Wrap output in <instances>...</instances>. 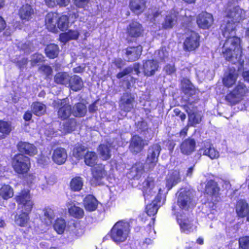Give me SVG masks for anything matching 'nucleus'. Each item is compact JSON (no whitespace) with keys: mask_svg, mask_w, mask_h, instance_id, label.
Masks as SVG:
<instances>
[{"mask_svg":"<svg viewBox=\"0 0 249 249\" xmlns=\"http://www.w3.org/2000/svg\"><path fill=\"white\" fill-rule=\"evenodd\" d=\"M230 23L226 26H221L223 35L226 38L222 48L224 57L232 63L239 62L242 57V51L240 46V39L235 36L234 26Z\"/></svg>","mask_w":249,"mask_h":249,"instance_id":"nucleus-1","label":"nucleus"},{"mask_svg":"<svg viewBox=\"0 0 249 249\" xmlns=\"http://www.w3.org/2000/svg\"><path fill=\"white\" fill-rule=\"evenodd\" d=\"M164 189L159 187L157 183L155 184V179L152 177H148L143 182L142 191L145 200L152 201L146 208L148 215H154L157 213L159 207L158 203L160 201L161 194Z\"/></svg>","mask_w":249,"mask_h":249,"instance_id":"nucleus-2","label":"nucleus"},{"mask_svg":"<svg viewBox=\"0 0 249 249\" xmlns=\"http://www.w3.org/2000/svg\"><path fill=\"white\" fill-rule=\"evenodd\" d=\"M16 201L21 213L15 217V223L20 227H26L29 223L28 213L31 212L33 202L31 199L29 190L22 191L17 196Z\"/></svg>","mask_w":249,"mask_h":249,"instance_id":"nucleus-3","label":"nucleus"},{"mask_svg":"<svg viewBox=\"0 0 249 249\" xmlns=\"http://www.w3.org/2000/svg\"><path fill=\"white\" fill-rule=\"evenodd\" d=\"M129 233V224L124 221H119L112 228L110 237L116 244H120L126 241Z\"/></svg>","mask_w":249,"mask_h":249,"instance_id":"nucleus-4","label":"nucleus"},{"mask_svg":"<svg viewBox=\"0 0 249 249\" xmlns=\"http://www.w3.org/2000/svg\"><path fill=\"white\" fill-rule=\"evenodd\" d=\"M225 13L228 19H227L226 24H223L221 26H226L228 24L230 23V30L231 29L232 25L234 26L235 30L236 24L239 23L245 17V12L238 6L232 7L230 6L226 10Z\"/></svg>","mask_w":249,"mask_h":249,"instance_id":"nucleus-5","label":"nucleus"},{"mask_svg":"<svg viewBox=\"0 0 249 249\" xmlns=\"http://www.w3.org/2000/svg\"><path fill=\"white\" fill-rule=\"evenodd\" d=\"M249 92V88L242 83L239 82L234 89L228 94L226 99L232 104L242 101Z\"/></svg>","mask_w":249,"mask_h":249,"instance_id":"nucleus-6","label":"nucleus"},{"mask_svg":"<svg viewBox=\"0 0 249 249\" xmlns=\"http://www.w3.org/2000/svg\"><path fill=\"white\" fill-rule=\"evenodd\" d=\"M12 167L14 171L19 174L26 173L30 168V161L28 157L22 154L16 155L12 160Z\"/></svg>","mask_w":249,"mask_h":249,"instance_id":"nucleus-7","label":"nucleus"},{"mask_svg":"<svg viewBox=\"0 0 249 249\" xmlns=\"http://www.w3.org/2000/svg\"><path fill=\"white\" fill-rule=\"evenodd\" d=\"M178 194L177 203L181 209L186 210L194 206L193 194L192 191L182 189Z\"/></svg>","mask_w":249,"mask_h":249,"instance_id":"nucleus-8","label":"nucleus"},{"mask_svg":"<svg viewBox=\"0 0 249 249\" xmlns=\"http://www.w3.org/2000/svg\"><path fill=\"white\" fill-rule=\"evenodd\" d=\"M53 105L54 107H59L58 110V116L61 119H66L71 113V107L67 103V100L64 99L58 100L53 102Z\"/></svg>","mask_w":249,"mask_h":249,"instance_id":"nucleus-9","label":"nucleus"},{"mask_svg":"<svg viewBox=\"0 0 249 249\" xmlns=\"http://www.w3.org/2000/svg\"><path fill=\"white\" fill-rule=\"evenodd\" d=\"M160 150V146L158 144H154L149 148L146 160V165L149 166V169H153L156 165Z\"/></svg>","mask_w":249,"mask_h":249,"instance_id":"nucleus-10","label":"nucleus"},{"mask_svg":"<svg viewBox=\"0 0 249 249\" xmlns=\"http://www.w3.org/2000/svg\"><path fill=\"white\" fill-rule=\"evenodd\" d=\"M181 180L180 172L178 170L175 169L169 172L166 178V188L167 191L170 190L174 186Z\"/></svg>","mask_w":249,"mask_h":249,"instance_id":"nucleus-11","label":"nucleus"},{"mask_svg":"<svg viewBox=\"0 0 249 249\" xmlns=\"http://www.w3.org/2000/svg\"><path fill=\"white\" fill-rule=\"evenodd\" d=\"M199 36L196 32H192L184 42V48L189 51H193L199 45Z\"/></svg>","mask_w":249,"mask_h":249,"instance_id":"nucleus-12","label":"nucleus"},{"mask_svg":"<svg viewBox=\"0 0 249 249\" xmlns=\"http://www.w3.org/2000/svg\"><path fill=\"white\" fill-rule=\"evenodd\" d=\"M177 221L180 226L181 232L189 233L193 232L196 229V226L188 218H185L182 215H177Z\"/></svg>","mask_w":249,"mask_h":249,"instance_id":"nucleus-13","label":"nucleus"},{"mask_svg":"<svg viewBox=\"0 0 249 249\" xmlns=\"http://www.w3.org/2000/svg\"><path fill=\"white\" fill-rule=\"evenodd\" d=\"M196 22L200 28L208 29L213 23V16L210 13L202 12L198 16Z\"/></svg>","mask_w":249,"mask_h":249,"instance_id":"nucleus-14","label":"nucleus"},{"mask_svg":"<svg viewBox=\"0 0 249 249\" xmlns=\"http://www.w3.org/2000/svg\"><path fill=\"white\" fill-rule=\"evenodd\" d=\"M134 106V98L131 94L124 93L122 97L120 102L121 109L124 111H130Z\"/></svg>","mask_w":249,"mask_h":249,"instance_id":"nucleus-15","label":"nucleus"},{"mask_svg":"<svg viewBox=\"0 0 249 249\" xmlns=\"http://www.w3.org/2000/svg\"><path fill=\"white\" fill-rule=\"evenodd\" d=\"M238 73L235 69H230L226 71L223 78V83L227 88L231 87L234 85L237 79Z\"/></svg>","mask_w":249,"mask_h":249,"instance_id":"nucleus-16","label":"nucleus"},{"mask_svg":"<svg viewBox=\"0 0 249 249\" xmlns=\"http://www.w3.org/2000/svg\"><path fill=\"white\" fill-rule=\"evenodd\" d=\"M186 110L188 112L189 116L188 125L191 126H195V125L199 124L201 121V114L196 111V109L192 107L187 106Z\"/></svg>","mask_w":249,"mask_h":249,"instance_id":"nucleus-17","label":"nucleus"},{"mask_svg":"<svg viewBox=\"0 0 249 249\" xmlns=\"http://www.w3.org/2000/svg\"><path fill=\"white\" fill-rule=\"evenodd\" d=\"M147 144L142 138L138 136H134L131 139L129 146L130 151L135 154L140 152L145 145Z\"/></svg>","mask_w":249,"mask_h":249,"instance_id":"nucleus-18","label":"nucleus"},{"mask_svg":"<svg viewBox=\"0 0 249 249\" xmlns=\"http://www.w3.org/2000/svg\"><path fill=\"white\" fill-rule=\"evenodd\" d=\"M67 154L66 150L63 148H57L53 150L52 159L57 164H62L66 160Z\"/></svg>","mask_w":249,"mask_h":249,"instance_id":"nucleus-19","label":"nucleus"},{"mask_svg":"<svg viewBox=\"0 0 249 249\" xmlns=\"http://www.w3.org/2000/svg\"><path fill=\"white\" fill-rule=\"evenodd\" d=\"M158 68L159 65L156 61L148 60L143 63L142 69L145 75L151 76L155 73Z\"/></svg>","mask_w":249,"mask_h":249,"instance_id":"nucleus-20","label":"nucleus"},{"mask_svg":"<svg viewBox=\"0 0 249 249\" xmlns=\"http://www.w3.org/2000/svg\"><path fill=\"white\" fill-rule=\"evenodd\" d=\"M236 212L239 217H243L247 216V219L249 221V206L246 201L240 200L237 202Z\"/></svg>","mask_w":249,"mask_h":249,"instance_id":"nucleus-21","label":"nucleus"},{"mask_svg":"<svg viewBox=\"0 0 249 249\" xmlns=\"http://www.w3.org/2000/svg\"><path fill=\"white\" fill-rule=\"evenodd\" d=\"M196 147V142L193 139L184 140L180 144V149L181 153L185 155H190L194 151Z\"/></svg>","mask_w":249,"mask_h":249,"instance_id":"nucleus-22","label":"nucleus"},{"mask_svg":"<svg viewBox=\"0 0 249 249\" xmlns=\"http://www.w3.org/2000/svg\"><path fill=\"white\" fill-rule=\"evenodd\" d=\"M45 23L47 28L51 32L56 31L57 24V14L54 13H48L45 18Z\"/></svg>","mask_w":249,"mask_h":249,"instance_id":"nucleus-23","label":"nucleus"},{"mask_svg":"<svg viewBox=\"0 0 249 249\" xmlns=\"http://www.w3.org/2000/svg\"><path fill=\"white\" fill-rule=\"evenodd\" d=\"M68 86L71 90L77 91L82 89L84 83L81 77L74 75L70 77Z\"/></svg>","mask_w":249,"mask_h":249,"instance_id":"nucleus-24","label":"nucleus"},{"mask_svg":"<svg viewBox=\"0 0 249 249\" xmlns=\"http://www.w3.org/2000/svg\"><path fill=\"white\" fill-rule=\"evenodd\" d=\"M18 150L23 153L33 156L36 154V147L32 144L26 142H19L18 144Z\"/></svg>","mask_w":249,"mask_h":249,"instance_id":"nucleus-25","label":"nucleus"},{"mask_svg":"<svg viewBox=\"0 0 249 249\" xmlns=\"http://www.w3.org/2000/svg\"><path fill=\"white\" fill-rule=\"evenodd\" d=\"M142 51L141 46L136 47H129L126 50V56L128 61H135L140 56Z\"/></svg>","mask_w":249,"mask_h":249,"instance_id":"nucleus-26","label":"nucleus"},{"mask_svg":"<svg viewBox=\"0 0 249 249\" xmlns=\"http://www.w3.org/2000/svg\"><path fill=\"white\" fill-rule=\"evenodd\" d=\"M145 0H131L130 8L135 14H140L143 12L145 8Z\"/></svg>","mask_w":249,"mask_h":249,"instance_id":"nucleus-27","label":"nucleus"},{"mask_svg":"<svg viewBox=\"0 0 249 249\" xmlns=\"http://www.w3.org/2000/svg\"><path fill=\"white\" fill-rule=\"evenodd\" d=\"M84 205L86 210L93 211L97 208L98 201L92 195H88L84 200Z\"/></svg>","mask_w":249,"mask_h":249,"instance_id":"nucleus-28","label":"nucleus"},{"mask_svg":"<svg viewBox=\"0 0 249 249\" xmlns=\"http://www.w3.org/2000/svg\"><path fill=\"white\" fill-rule=\"evenodd\" d=\"M34 10L30 5L26 4L20 9L19 15L21 19L29 20L32 18Z\"/></svg>","mask_w":249,"mask_h":249,"instance_id":"nucleus-29","label":"nucleus"},{"mask_svg":"<svg viewBox=\"0 0 249 249\" xmlns=\"http://www.w3.org/2000/svg\"><path fill=\"white\" fill-rule=\"evenodd\" d=\"M142 31L141 25L136 21L132 22L127 29L128 33L131 36H138L141 35Z\"/></svg>","mask_w":249,"mask_h":249,"instance_id":"nucleus-30","label":"nucleus"},{"mask_svg":"<svg viewBox=\"0 0 249 249\" xmlns=\"http://www.w3.org/2000/svg\"><path fill=\"white\" fill-rule=\"evenodd\" d=\"M93 178L95 180H100L107 176V172L104 165L98 164L92 169Z\"/></svg>","mask_w":249,"mask_h":249,"instance_id":"nucleus-31","label":"nucleus"},{"mask_svg":"<svg viewBox=\"0 0 249 249\" xmlns=\"http://www.w3.org/2000/svg\"><path fill=\"white\" fill-rule=\"evenodd\" d=\"M68 208L69 213L71 216L76 218H81L83 217L84 212L81 208L71 203L68 204Z\"/></svg>","mask_w":249,"mask_h":249,"instance_id":"nucleus-32","label":"nucleus"},{"mask_svg":"<svg viewBox=\"0 0 249 249\" xmlns=\"http://www.w3.org/2000/svg\"><path fill=\"white\" fill-rule=\"evenodd\" d=\"M177 21V14L174 12L168 13L162 23V27L164 29H170L176 24Z\"/></svg>","mask_w":249,"mask_h":249,"instance_id":"nucleus-33","label":"nucleus"},{"mask_svg":"<svg viewBox=\"0 0 249 249\" xmlns=\"http://www.w3.org/2000/svg\"><path fill=\"white\" fill-rule=\"evenodd\" d=\"M79 33L77 31L70 30L68 32L60 35L59 39L64 43L71 39H76L79 36Z\"/></svg>","mask_w":249,"mask_h":249,"instance_id":"nucleus-34","label":"nucleus"},{"mask_svg":"<svg viewBox=\"0 0 249 249\" xmlns=\"http://www.w3.org/2000/svg\"><path fill=\"white\" fill-rule=\"evenodd\" d=\"M32 111L36 116H40L46 112V106L39 102H34L31 105Z\"/></svg>","mask_w":249,"mask_h":249,"instance_id":"nucleus-35","label":"nucleus"},{"mask_svg":"<svg viewBox=\"0 0 249 249\" xmlns=\"http://www.w3.org/2000/svg\"><path fill=\"white\" fill-rule=\"evenodd\" d=\"M0 196L4 199H7L14 196V191L9 185L4 184L0 188Z\"/></svg>","mask_w":249,"mask_h":249,"instance_id":"nucleus-36","label":"nucleus"},{"mask_svg":"<svg viewBox=\"0 0 249 249\" xmlns=\"http://www.w3.org/2000/svg\"><path fill=\"white\" fill-rule=\"evenodd\" d=\"M201 152H203L204 155L208 156L211 159H217L219 156V152L209 144L203 148L201 149Z\"/></svg>","mask_w":249,"mask_h":249,"instance_id":"nucleus-37","label":"nucleus"},{"mask_svg":"<svg viewBox=\"0 0 249 249\" xmlns=\"http://www.w3.org/2000/svg\"><path fill=\"white\" fill-rule=\"evenodd\" d=\"M110 147H111V144L109 143L108 145L102 144L99 146L98 151L103 160H107L110 158L111 156Z\"/></svg>","mask_w":249,"mask_h":249,"instance_id":"nucleus-38","label":"nucleus"},{"mask_svg":"<svg viewBox=\"0 0 249 249\" xmlns=\"http://www.w3.org/2000/svg\"><path fill=\"white\" fill-rule=\"evenodd\" d=\"M97 156L94 152L88 151L84 155V161L86 164L89 166H93L96 163Z\"/></svg>","mask_w":249,"mask_h":249,"instance_id":"nucleus-39","label":"nucleus"},{"mask_svg":"<svg viewBox=\"0 0 249 249\" xmlns=\"http://www.w3.org/2000/svg\"><path fill=\"white\" fill-rule=\"evenodd\" d=\"M44 215L42 221L46 225H50L55 217V214L53 210L51 208H47L44 210Z\"/></svg>","mask_w":249,"mask_h":249,"instance_id":"nucleus-40","label":"nucleus"},{"mask_svg":"<svg viewBox=\"0 0 249 249\" xmlns=\"http://www.w3.org/2000/svg\"><path fill=\"white\" fill-rule=\"evenodd\" d=\"M70 76L67 72H59L54 77V81L59 84L67 86L69 84Z\"/></svg>","mask_w":249,"mask_h":249,"instance_id":"nucleus-41","label":"nucleus"},{"mask_svg":"<svg viewBox=\"0 0 249 249\" xmlns=\"http://www.w3.org/2000/svg\"><path fill=\"white\" fill-rule=\"evenodd\" d=\"M83 180L81 177H75L70 182L71 189L73 191H79L83 186Z\"/></svg>","mask_w":249,"mask_h":249,"instance_id":"nucleus-42","label":"nucleus"},{"mask_svg":"<svg viewBox=\"0 0 249 249\" xmlns=\"http://www.w3.org/2000/svg\"><path fill=\"white\" fill-rule=\"evenodd\" d=\"M87 112V108L85 105L82 103H78L73 108V115L75 117H83Z\"/></svg>","mask_w":249,"mask_h":249,"instance_id":"nucleus-43","label":"nucleus"},{"mask_svg":"<svg viewBox=\"0 0 249 249\" xmlns=\"http://www.w3.org/2000/svg\"><path fill=\"white\" fill-rule=\"evenodd\" d=\"M58 46L54 44L48 45L45 49L46 55L51 58L56 57L58 54Z\"/></svg>","mask_w":249,"mask_h":249,"instance_id":"nucleus-44","label":"nucleus"},{"mask_svg":"<svg viewBox=\"0 0 249 249\" xmlns=\"http://www.w3.org/2000/svg\"><path fill=\"white\" fill-rule=\"evenodd\" d=\"M218 191L219 189L215 182L210 180L207 182L205 188V192L207 194L210 195H215L218 193Z\"/></svg>","mask_w":249,"mask_h":249,"instance_id":"nucleus-45","label":"nucleus"},{"mask_svg":"<svg viewBox=\"0 0 249 249\" xmlns=\"http://www.w3.org/2000/svg\"><path fill=\"white\" fill-rule=\"evenodd\" d=\"M53 228L58 234L63 233L66 228V222L64 219L62 218L57 219L54 224Z\"/></svg>","mask_w":249,"mask_h":249,"instance_id":"nucleus-46","label":"nucleus"},{"mask_svg":"<svg viewBox=\"0 0 249 249\" xmlns=\"http://www.w3.org/2000/svg\"><path fill=\"white\" fill-rule=\"evenodd\" d=\"M57 27L62 31L67 29L69 27V21L67 16L62 15L59 18L57 16Z\"/></svg>","mask_w":249,"mask_h":249,"instance_id":"nucleus-47","label":"nucleus"},{"mask_svg":"<svg viewBox=\"0 0 249 249\" xmlns=\"http://www.w3.org/2000/svg\"><path fill=\"white\" fill-rule=\"evenodd\" d=\"M181 87L186 94L191 95L194 92L193 86L188 79H183L181 81Z\"/></svg>","mask_w":249,"mask_h":249,"instance_id":"nucleus-48","label":"nucleus"},{"mask_svg":"<svg viewBox=\"0 0 249 249\" xmlns=\"http://www.w3.org/2000/svg\"><path fill=\"white\" fill-rule=\"evenodd\" d=\"M140 68V66L139 64H135L134 65L133 69H132L131 67H128L126 68L125 70H124L122 72L118 73L117 77L118 78H121L124 76V75L131 72L133 71V70L135 72V73L137 74H138V73L140 72L139 71Z\"/></svg>","mask_w":249,"mask_h":249,"instance_id":"nucleus-49","label":"nucleus"},{"mask_svg":"<svg viewBox=\"0 0 249 249\" xmlns=\"http://www.w3.org/2000/svg\"><path fill=\"white\" fill-rule=\"evenodd\" d=\"M12 130L10 123L0 120V132L5 135H8Z\"/></svg>","mask_w":249,"mask_h":249,"instance_id":"nucleus-50","label":"nucleus"},{"mask_svg":"<svg viewBox=\"0 0 249 249\" xmlns=\"http://www.w3.org/2000/svg\"><path fill=\"white\" fill-rule=\"evenodd\" d=\"M76 122L74 120H71L67 122L63 127V132L64 134L70 133L75 129Z\"/></svg>","mask_w":249,"mask_h":249,"instance_id":"nucleus-51","label":"nucleus"},{"mask_svg":"<svg viewBox=\"0 0 249 249\" xmlns=\"http://www.w3.org/2000/svg\"><path fill=\"white\" fill-rule=\"evenodd\" d=\"M70 0H44L46 4L49 7H53L56 4L61 6H66L68 5Z\"/></svg>","mask_w":249,"mask_h":249,"instance_id":"nucleus-52","label":"nucleus"},{"mask_svg":"<svg viewBox=\"0 0 249 249\" xmlns=\"http://www.w3.org/2000/svg\"><path fill=\"white\" fill-rule=\"evenodd\" d=\"M86 148L84 146L78 145L73 150V155L75 158L81 159L82 158Z\"/></svg>","mask_w":249,"mask_h":249,"instance_id":"nucleus-53","label":"nucleus"},{"mask_svg":"<svg viewBox=\"0 0 249 249\" xmlns=\"http://www.w3.org/2000/svg\"><path fill=\"white\" fill-rule=\"evenodd\" d=\"M239 243L242 249H249V237L245 236L240 238Z\"/></svg>","mask_w":249,"mask_h":249,"instance_id":"nucleus-54","label":"nucleus"},{"mask_svg":"<svg viewBox=\"0 0 249 249\" xmlns=\"http://www.w3.org/2000/svg\"><path fill=\"white\" fill-rule=\"evenodd\" d=\"M89 1V0H75L74 4L77 7L85 8L87 6Z\"/></svg>","mask_w":249,"mask_h":249,"instance_id":"nucleus-55","label":"nucleus"},{"mask_svg":"<svg viewBox=\"0 0 249 249\" xmlns=\"http://www.w3.org/2000/svg\"><path fill=\"white\" fill-rule=\"evenodd\" d=\"M43 59V56L41 54H35L33 55L32 58V64L33 65H35L36 63L42 61Z\"/></svg>","mask_w":249,"mask_h":249,"instance_id":"nucleus-56","label":"nucleus"},{"mask_svg":"<svg viewBox=\"0 0 249 249\" xmlns=\"http://www.w3.org/2000/svg\"><path fill=\"white\" fill-rule=\"evenodd\" d=\"M157 55L161 60H164L168 56V52L165 48H162L158 51Z\"/></svg>","mask_w":249,"mask_h":249,"instance_id":"nucleus-57","label":"nucleus"},{"mask_svg":"<svg viewBox=\"0 0 249 249\" xmlns=\"http://www.w3.org/2000/svg\"><path fill=\"white\" fill-rule=\"evenodd\" d=\"M39 70L41 71L44 72L47 76H49L51 74L52 72V70L50 66L44 65L41 66Z\"/></svg>","mask_w":249,"mask_h":249,"instance_id":"nucleus-58","label":"nucleus"},{"mask_svg":"<svg viewBox=\"0 0 249 249\" xmlns=\"http://www.w3.org/2000/svg\"><path fill=\"white\" fill-rule=\"evenodd\" d=\"M73 232L77 235L80 236L84 233L83 229L81 228L78 223H76L74 225V229L73 230Z\"/></svg>","mask_w":249,"mask_h":249,"instance_id":"nucleus-59","label":"nucleus"},{"mask_svg":"<svg viewBox=\"0 0 249 249\" xmlns=\"http://www.w3.org/2000/svg\"><path fill=\"white\" fill-rule=\"evenodd\" d=\"M175 68L174 65H167L164 68V71L168 74H171L175 72Z\"/></svg>","mask_w":249,"mask_h":249,"instance_id":"nucleus-60","label":"nucleus"},{"mask_svg":"<svg viewBox=\"0 0 249 249\" xmlns=\"http://www.w3.org/2000/svg\"><path fill=\"white\" fill-rule=\"evenodd\" d=\"M50 184V183L47 180L46 177H43L42 179L40 181L39 185H40L41 188L42 189H45L47 188L48 185Z\"/></svg>","mask_w":249,"mask_h":249,"instance_id":"nucleus-61","label":"nucleus"},{"mask_svg":"<svg viewBox=\"0 0 249 249\" xmlns=\"http://www.w3.org/2000/svg\"><path fill=\"white\" fill-rule=\"evenodd\" d=\"M132 169L133 171H135L137 174H140L143 169L142 164L138 163L132 167Z\"/></svg>","mask_w":249,"mask_h":249,"instance_id":"nucleus-62","label":"nucleus"},{"mask_svg":"<svg viewBox=\"0 0 249 249\" xmlns=\"http://www.w3.org/2000/svg\"><path fill=\"white\" fill-rule=\"evenodd\" d=\"M32 117V114L30 111H27L24 115V119L25 121H29L31 119Z\"/></svg>","mask_w":249,"mask_h":249,"instance_id":"nucleus-63","label":"nucleus"},{"mask_svg":"<svg viewBox=\"0 0 249 249\" xmlns=\"http://www.w3.org/2000/svg\"><path fill=\"white\" fill-rule=\"evenodd\" d=\"M243 76L245 80L249 82V71H244L243 73Z\"/></svg>","mask_w":249,"mask_h":249,"instance_id":"nucleus-64","label":"nucleus"}]
</instances>
